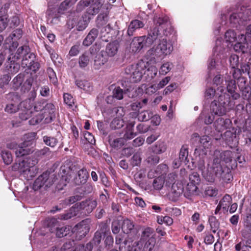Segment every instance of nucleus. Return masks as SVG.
I'll return each mask as SVG.
<instances>
[{
    "label": "nucleus",
    "mask_w": 251,
    "mask_h": 251,
    "mask_svg": "<svg viewBox=\"0 0 251 251\" xmlns=\"http://www.w3.org/2000/svg\"><path fill=\"white\" fill-rule=\"evenodd\" d=\"M24 81V76L23 75H18L13 80V87L15 89H18L22 85Z\"/></svg>",
    "instance_id": "3c124183"
},
{
    "label": "nucleus",
    "mask_w": 251,
    "mask_h": 251,
    "mask_svg": "<svg viewBox=\"0 0 251 251\" xmlns=\"http://www.w3.org/2000/svg\"><path fill=\"white\" fill-rule=\"evenodd\" d=\"M164 184H165L162 175L161 176H160L154 179L153 187L156 190H160L162 188Z\"/></svg>",
    "instance_id": "79ce46f5"
},
{
    "label": "nucleus",
    "mask_w": 251,
    "mask_h": 251,
    "mask_svg": "<svg viewBox=\"0 0 251 251\" xmlns=\"http://www.w3.org/2000/svg\"><path fill=\"white\" fill-rule=\"evenodd\" d=\"M147 67V62L143 60L137 63L127 66L125 69V73L131 75V80L135 82L140 81L143 75L145 73Z\"/></svg>",
    "instance_id": "0eeeda50"
},
{
    "label": "nucleus",
    "mask_w": 251,
    "mask_h": 251,
    "mask_svg": "<svg viewBox=\"0 0 251 251\" xmlns=\"http://www.w3.org/2000/svg\"><path fill=\"white\" fill-rule=\"evenodd\" d=\"M173 64L169 61L164 62L161 66L159 74L160 75H165L169 73L173 68Z\"/></svg>",
    "instance_id": "c85d7f7f"
},
{
    "label": "nucleus",
    "mask_w": 251,
    "mask_h": 251,
    "mask_svg": "<svg viewBox=\"0 0 251 251\" xmlns=\"http://www.w3.org/2000/svg\"><path fill=\"white\" fill-rule=\"evenodd\" d=\"M21 112L19 113V116L21 120H26L30 118L31 114L34 111H40L44 109V114L48 113L49 117L51 120L54 116V106L51 103H48L45 106L44 103L41 102H36L33 107L30 104V100H25L20 103Z\"/></svg>",
    "instance_id": "f03ea898"
},
{
    "label": "nucleus",
    "mask_w": 251,
    "mask_h": 251,
    "mask_svg": "<svg viewBox=\"0 0 251 251\" xmlns=\"http://www.w3.org/2000/svg\"><path fill=\"white\" fill-rule=\"evenodd\" d=\"M150 47L146 43V36L134 37L130 45V49L133 52H139L144 47Z\"/></svg>",
    "instance_id": "ddd939ff"
},
{
    "label": "nucleus",
    "mask_w": 251,
    "mask_h": 251,
    "mask_svg": "<svg viewBox=\"0 0 251 251\" xmlns=\"http://www.w3.org/2000/svg\"><path fill=\"white\" fill-rule=\"evenodd\" d=\"M134 122H131L127 125L126 132L124 135L125 139H131L136 136V133L134 132L133 131V127L134 126Z\"/></svg>",
    "instance_id": "b1692460"
},
{
    "label": "nucleus",
    "mask_w": 251,
    "mask_h": 251,
    "mask_svg": "<svg viewBox=\"0 0 251 251\" xmlns=\"http://www.w3.org/2000/svg\"><path fill=\"white\" fill-rule=\"evenodd\" d=\"M22 35V31L20 29H16L14 30L12 34L10 35V36L7 38L10 42L11 40H16L18 39H19Z\"/></svg>",
    "instance_id": "09e8293b"
},
{
    "label": "nucleus",
    "mask_w": 251,
    "mask_h": 251,
    "mask_svg": "<svg viewBox=\"0 0 251 251\" xmlns=\"http://www.w3.org/2000/svg\"><path fill=\"white\" fill-rule=\"evenodd\" d=\"M214 125L217 131L218 132H223L225 130L230 128L232 122L229 119L219 118L215 121Z\"/></svg>",
    "instance_id": "2eb2a0df"
},
{
    "label": "nucleus",
    "mask_w": 251,
    "mask_h": 251,
    "mask_svg": "<svg viewBox=\"0 0 251 251\" xmlns=\"http://www.w3.org/2000/svg\"><path fill=\"white\" fill-rule=\"evenodd\" d=\"M242 15L243 14L241 13H233L230 17V22L234 25H236L237 24L240 25L242 24L243 21L246 20V19L242 17Z\"/></svg>",
    "instance_id": "473e14b6"
},
{
    "label": "nucleus",
    "mask_w": 251,
    "mask_h": 251,
    "mask_svg": "<svg viewBox=\"0 0 251 251\" xmlns=\"http://www.w3.org/2000/svg\"><path fill=\"white\" fill-rule=\"evenodd\" d=\"M29 50V48L26 46H21L18 49L16 54L13 55V53H11V54L8 57V60L11 62H15L22 56L25 55L27 53H28V51Z\"/></svg>",
    "instance_id": "f3484780"
},
{
    "label": "nucleus",
    "mask_w": 251,
    "mask_h": 251,
    "mask_svg": "<svg viewBox=\"0 0 251 251\" xmlns=\"http://www.w3.org/2000/svg\"><path fill=\"white\" fill-rule=\"evenodd\" d=\"M162 30L163 34L168 36L172 31L170 22L162 18H158L155 26L150 31L147 36H146V43L148 46H151L161 35L160 31Z\"/></svg>",
    "instance_id": "20e7f679"
},
{
    "label": "nucleus",
    "mask_w": 251,
    "mask_h": 251,
    "mask_svg": "<svg viewBox=\"0 0 251 251\" xmlns=\"http://www.w3.org/2000/svg\"><path fill=\"white\" fill-rule=\"evenodd\" d=\"M171 80V77L170 76H166L163 78L161 80L159 81V82L157 84V86L159 89H160L163 88L165 85H166Z\"/></svg>",
    "instance_id": "774afa93"
},
{
    "label": "nucleus",
    "mask_w": 251,
    "mask_h": 251,
    "mask_svg": "<svg viewBox=\"0 0 251 251\" xmlns=\"http://www.w3.org/2000/svg\"><path fill=\"white\" fill-rule=\"evenodd\" d=\"M75 84L77 86L86 91H89L91 89L90 83L85 80H76Z\"/></svg>",
    "instance_id": "58836bf2"
},
{
    "label": "nucleus",
    "mask_w": 251,
    "mask_h": 251,
    "mask_svg": "<svg viewBox=\"0 0 251 251\" xmlns=\"http://www.w3.org/2000/svg\"><path fill=\"white\" fill-rule=\"evenodd\" d=\"M8 19L6 16L0 17V32L5 29L7 25Z\"/></svg>",
    "instance_id": "69168bd1"
},
{
    "label": "nucleus",
    "mask_w": 251,
    "mask_h": 251,
    "mask_svg": "<svg viewBox=\"0 0 251 251\" xmlns=\"http://www.w3.org/2000/svg\"><path fill=\"white\" fill-rule=\"evenodd\" d=\"M222 153L219 151H215L212 159L209 160L206 169H204V164L202 161L200 163L198 167L201 171L202 175L208 182H212L215 176L221 175L223 172L221 164Z\"/></svg>",
    "instance_id": "f257e3e1"
},
{
    "label": "nucleus",
    "mask_w": 251,
    "mask_h": 251,
    "mask_svg": "<svg viewBox=\"0 0 251 251\" xmlns=\"http://www.w3.org/2000/svg\"><path fill=\"white\" fill-rule=\"evenodd\" d=\"M18 110H19L20 113L21 112V107L20 105H19V107L18 106L14 103H10L7 104L5 108V111L8 112L9 113H14L17 111Z\"/></svg>",
    "instance_id": "de8ad7c7"
},
{
    "label": "nucleus",
    "mask_w": 251,
    "mask_h": 251,
    "mask_svg": "<svg viewBox=\"0 0 251 251\" xmlns=\"http://www.w3.org/2000/svg\"><path fill=\"white\" fill-rule=\"evenodd\" d=\"M141 162V158L139 154L136 153L134 154L131 159V164L132 166H138Z\"/></svg>",
    "instance_id": "052dcab7"
},
{
    "label": "nucleus",
    "mask_w": 251,
    "mask_h": 251,
    "mask_svg": "<svg viewBox=\"0 0 251 251\" xmlns=\"http://www.w3.org/2000/svg\"><path fill=\"white\" fill-rule=\"evenodd\" d=\"M88 173L85 169L82 168L79 170L74 179L76 185H79L85 184L88 178Z\"/></svg>",
    "instance_id": "dca6fc26"
},
{
    "label": "nucleus",
    "mask_w": 251,
    "mask_h": 251,
    "mask_svg": "<svg viewBox=\"0 0 251 251\" xmlns=\"http://www.w3.org/2000/svg\"><path fill=\"white\" fill-rule=\"evenodd\" d=\"M188 152L187 149L182 147L180 150L178 159L180 160L184 164H186L187 161V156Z\"/></svg>",
    "instance_id": "a18cd8bd"
},
{
    "label": "nucleus",
    "mask_w": 251,
    "mask_h": 251,
    "mask_svg": "<svg viewBox=\"0 0 251 251\" xmlns=\"http://www.w3.org/2000/svg\"><path fill=\"white\" fill-rule=\"evenodd\" d=\"M27 146L24 145L22 143L21 145H19L17 149L15 151V155L17 157H20L21 156L28 154L30 152V150L27 148Z\"/></svg>",
    "instance_id": "cd10ccee"
},
{
    "label": "nucleus",
    "mask_w": 251,
    "mask_h": 251,
    "mask_svg": "<svg viewBox=\"0 0 251 251\" xmlns=\"http://www.w3.org/2000/svg\"><path fill=\"white\" fill-rule=\"evenodd\" d=\"M150 128V126L144 124H139L136 126V129L139 133H144L148 132Z\"/></svg>",
    "instance_id": "13d9d810"
},
{
    "label": "nucleus",
    "mask_w": 251,
    "mask_h": 251,
    "mask_svg": "<svg viewBox=\"0 0 251 251\" xmlns=\"http://www.w3.org/2000/svg\"><path fill=\"white\" fill-rule=\"evenodd\" d=\"M238 56L235 54H232L229 58L230 66L232 68H235L238 64Z\"/></svg>",
    "instance_id": "0e129e2a"
},
{
    "label": "nucleus",
    "mask_w": 251,
    "mask_h": 251,
    "mask_svg": "<svg viewBox=\"0 0 251 251\" xmlns=\"http://www.w3.org/2000/svg\"><path fill=\"white\" fill-rule=\"evenodd\" d=\"M232 202V198L229 195H226L220 201V206L222 207L224 211H227L229 204Z\"/></svg>",
    "instance_id": "c756f323"
},
{
    "label": "nucleus",
    "mask_w": 251,
    "mask_h": 251,
    "mask_svg": "<svg viewBox=\"0 0 251 251\" xmlns=\"http://www.w3.org/2000/svg\"><path fill=\"white\" fill-rule=\"evenodd\" d=\"M107 62V59L101 54H97L95 57L94 68L96 70L100 69Z\"/></svg>",
    "instance_id": "393cba45"
},
{
    "label": "nucleus",
    "mask_w": 251,
    "mask_h": 251,
    "mask_svg": "<svg viewBox=\"0 0 251 251\" xmlns=\"http://www.w3.org/2000/svg\"><path fill=\"white\" fill-rule=\"evenodd\" d=\"M84 138L86 141L90 144L93 145L95 143V140L94 136L88 131H85L84 132Z\"/></svg>",
    "instance_id": "680f3d73"
},
{
    "label": "nucleus",
    "mask_w": 251,
    "mask_h": 251,
    "mask_svg": "<svg viewBox=\"0 0 251 251\" xmlns=\"http://www.w3.org/2000/svg\"><path fill=\"white\" fill-rule=\"evenodd\" d=\"M213 83L216 85L217 87V92H220V94L226 93L225 92V86L224 84V79L221 78L220 75H216L213 78Z\"/></svg>",
    "instance_id": "5701e85b"
},
{
    "label": "nucleus",
    "mask_w": 251,
    "mask_h": 251,
    "mask_svg": "<svg viewBox=\"0 0 251 251\" xmlns=\"http://www.w3.org/2000/svg\"><path fill=\"white\" fill-rule=\"evenodd\" d=\"M43 141L46 145L50 147H55L58 142L56 138L48 136L43 137Z\"/></svg>",
    "instance_id": "c03bdc74"
},
{
    "label": "nucleus",
    "mask_w": 251,
    "mask_h": 251,
    "mask_svg": "<svg viewBox=\"0 0 251 251\" xmlns=\"http://www.w3.org/2000/svg\"><path fill=\"white\" fill-rule=\"evenodd\" d=\"M36 137V133L35 132H31L25 134L24 136V141L23 143L24 145H26L27 147L31 145L35 140Z\"/></svg>",
    "instance_id": "f704fd0d"
},
{
    "label": "nucleus",
    "mask_w": 251,
    "mask_h": 251,
    "mask_svg": "<svg viewBox=\"0 0 251 251\" xmlns=\"http://www.w3.org/2000/svg\"><path fill=\"white\" fill-rule=\"evenodd\" d=\"M123 91L120 87H116L113 92V96L117 100H120L123 98Z\"/></svg>",
    "instance_id": "6e6d98bb"
},
{
    "label": "nucleus",
    "mask_w": 251,
    "mask_h": 251,
    "mask_svg": "<svg viewBox=\"0 0 251 251\" xmlns=\"http://www.w3.org/2000/svg\"><path fill=\"white\" fill-rule=\"evenodd\" d=\"M225 39L226 42L232 43L237 40L236 33L233 30H229L225 33Z\"/></svg>",
    "instance_id": "4c0bfd02"
},
{
    "label": "nucleus",
    "mask_w": 251,
    "mask_h": 251,
    "mask_svg": "<svg viewBox=\"0 0 251 251\" xmlns=\"http://www.w3.org/2000/svg\"><path fill=\"white\" fill-rule=\"evenodd\" d=\"M104 0H82V2L85 6H89L87 12L89 15L92 16L98 13L104 4Z\"/></svg>",
    "instance_id": "9d476101"
},
{
    "label": "nucleus",
    "mask_w": 251,
    "mask_h": 251,
    "mask_svg": "<svg viewBox=\"0 0 251 251\" xmlns=\"http://www.w3.org/2000/svg\"><path fill=\"white\" fill-rule=\"evenodd\" d=\"M35 56L33 53H27L24 57L22 61V66L24 67L31 66V63L34 60Z\"/></svg>",
    "instance_id": "7c9ffc66"
},
{
    "label": "nucleus",
    "mask_w": 251,
    "mask_h": 251,
    "mask_svg": "<svg viewBox=\"0 0 251 251\" xmlns=\"http://www.w3.org/2000/svg\"><path fill=\"white\" fill-rule=\"evenodd\" d=\"M200 182L199 175L196 172H193L189 176V183L198 185Z\"/></svg>",
    "instance_id": "8fccbe9b"
},
{
    "label": "nucleus",
    "mask_w": 251,
    "mask_h": 251,
    "mask_svg": "<svg viewBox=\"0 0 251 251\" xmlns=\"http://www.w3.org/2000/svg\"><path fill=\"white\" fill-rule=\"evenodd\" d=\"M90 225V220L87 219L83 220L72 228V232L75 234L76 239L80 240L85 236L89 231Z\"/></svg>",
    "instance_id": "1a4fd4ad"
},
{
    "label": "nucleus",
    "mask_w": 251,
    "mask_h": 251,
    "mask_svg": "<svg viewBox=\"0 0 251 251\" xmlns=\"http://www.w3.org/2000/svg\"><path fill=\"white\" fill-rule=\"evenodd\" d=\"M144 25V23L138 20L132 21L128 27L127 34L129 36L133 35L135 31L138 29L142 28Z\"/></svg>",
    "instance_id": "aec40b11"
},
{
    "label": "nucleus",
    "mask_w": 251,
    "mask_h": 251,
    "mask_svg": "<svg viewBox=\"0 0 251 251\" xmlns=\"http://www.w3.org/2000/svg\"><path fill=\"white\" fill-rule=\"evenodd\" d=\"M97 202L96 200H86L75 204L77 211L82 210L85 213H91L97 206Z\"/></svg>",
    "instance_id": "f8f14e48"
},
{
    "label": "nucleus",
    "mask_w": 251,
    "mask_h": 251,
    "mask_svg": "<svg viewBox=\"0 0 251 251\" xmlns=\"http://www.w3.org/2000/svg\"><path fill=\"white\" fill-rule=\"evenodd\" d=\"M198 190L197 184L189 182L184 191V195L185 197L189 198L192 195L198 194Z\"/></svg>",
    "instance_id": "4be33fe9"
},
{
    "label": "nucleus",
    "mask_w": 251,
    "mask_h": 251,
    "mask_svg": "<svg viewBox=\"0 0 251 251\" xmlns=\"http://www.w3.org/2000/svg\"><path fill=\"white\" fill-rule=\"evenodd\" d=\"M134 225L131 221L128 219L123 221L121 228L124 233L128 234L134 229Z\"/></svg>",
    "instance_id": "a878e982"
},
{
    "label": "nucleus",
    "mask_w": 251,
    "mask_h": 251,
    "mask_svg": "<svg viewBox=\"0 0 251 251\" xmlns=\"http://www.w3.org/2000/svg\"><path fill=\"white\" fill-rule=\"evenodd\" d=\"M124 126V121L119 119H114L111 124V126L114 128H120Z\"/></svg>",
    "instance_id": "bf43d9fd"
},
{
    "label": "nucleus",
    "mask_w": 251,
    "mask_h": 251,
    "mask_svg": "<svg viewBox=\"0 0 251 251\" xmlns=\"http://www.w3.org/2000/svg\"><path fill=\"white\" fill-rule=\"evenodd\" d=\"M225 81L226 84L227 91L230 94L234 100H237L240 98V95L235 92L236 86L235 81L231 79V76L226 75L225 77Z\"/></svg>",
    "instance_id": "4468645a"
},
{
    "label": "nucleus",
    "mask_w": 251,
    "mask_h": 251,
    "mask_svg": "<svg viewBox=\"0 0 251 251\" xmlns=\"http://www.w3.org/2000/svg\"><path fill=\"white\" fill-rule=\"evenodd\" d=\"M98 35V31L96 29H92L84 40L83 44L89 46L95 41Z\"/></svg>",
    "instance_id": "412c9836"
},
{
    "label": "nucleus",
    "mask_w": 251,
    "mask_h": 251,
    "mask_svg": "<svg viewBox=\"0 0 251 251\" xmlns=\"http://www.w3.org/2000/svg\"><path fill=\"white\" fill-rule=\"evenodd\" d=\"M216 94L218 95V100L211 102L210 109L214 115L222 116L233 107L234 104L230 100L229 95L226 93L219 94L217 93Z\"/></svg>",
    "instance_id": "39448f33"
},
{
    "label": "nucleus",
    "mask_w": 251,
    "mask_h": 251,
    "mask_svg": "<svg viewBox=\"0 0 251 251\" xmlns=\"http://www.w3.org/2000/svg\"><path fill=\"white\" fill-rule=\"evenodd\" d=\"M71 227L68 226H64L61 228H57L56 229V235L58 237L61 238L66 236L69 233Z\"/></svg>",
    "instance_id": "a19ab883"
},
{
    "label": "nucleus",
    "mask_w": 251,
    "mask_h": 251,
    "mask_svg": "<svg viewBox=\"0 0 251 251\" xmlns=\"http://www.w3.org/2000/svg\"><path fill=\"white\" fill-rule=\"evenodd\" d=\"M119 48V43L116 41H114L107 45L105 52L109 57H113L117 54Z\"/></svg>",
    "instance_id": "a211bd4d"
},
{
    "label": "nucleus",
    "mask_w": 251,
    "mask_h": 251,
    "mask_svg": "<svg viewBox=\"0 0 251 251\" xmlns=\"http://www.w3.org/2000/svg\"><path fill=\"white\" fill-rule=\"evenodd\" d=\"M163 177H164L165 185L170 186V185L172 186L173 184L175 183L177 175L175 173H172L169 174L165 176H163Z\"/></svg>",
    "instance_id": "c9c22d12"
},
{
    "label": "nucleus",
    "mask_w": 251,
    "mask_h": 251,
    "mask_svg": "<svg viewBox=\"0 0 251 251\" xmlns=\"http://www.w3.org/2000/svg\"><path fill=\"white\" fill-rule=\"evenodd\" d=\"M152 112L150 110H143L138 112V121L140 122H146L149 120L152 115Z\"/></svg>",
    "instance_id": "72a5a7b5"
},
{
    "label": "nucleus",
    "mask_w": 251,
    "mask_h": 251,
    "mask_svg": "<svg viewBox=\"0 0 251 251\" xmlns=\"http://www.w3.org/2000/svg\"><path fill=\"white\" fill-rule=\"evenodd\" d=\"M116 243L119 245V249L120 251H126V242L124 240V238L121 235H119L116 237Z\"/></svg>",
    "instance_id": "37998d69"
},
{
    "label": "nucleus",
    "mask_w": 251,
    "mask_h": 251,
    "mask_svg": "<svg viewBox=\"0 0 251 251\" xmlns=\"http://www.w3.org/2000/svg\"><path fill=\"white\" fill-rule=\"evenodd\" d=\"M153 152L160 154L164 152L166 150V146L164 142H158L152 148Z\"/></svg>",
    "instance_id": "ea45409f"
},
{
    "label": "nucleus",
    "mask_w": 251,
    "mask_h": 251,
    "mask_svg": "<svg viewBox=\"0 0 251 251\" xmlns=\"http://www.w3.org/2000/svg\"><path fill=\"white\" fill-rule=\"evenodd\" d=\"M38 161L35 157H29L24 160H16L12 166L14 171H18L26 180L31 179L38 172L35 166Z\"/></svg>",
    "instance_id": "7ed1b4c3"
},
{
    "label": "nucleus",
    "mask_w": 251,
    "mask_h": 251,
    "mask_svg": "<svg viewBox=\"0 0 251 251\" xmlns=\"http://www.w3.org/2000/svg\"><path fill=\"white\" fill-rule=\"evenodd\" d=\"M64 100L70 106H72L74 103L73 97L68 93L64 95Z\"/></svg>",
    "instance_id": "338daca9"
},
{
    "label": "nucleus",
    "mask_w": 251,
    "mask_h": 251,
    "mask_svg": "<svg viewBox=\"0 0 251 251\" xmlns=\"http://www.w3.org/2000/svg\"><path fill=\"white\" fill-rule=\"evenodd\" d=\"M217 194V190L212 187H208L205 190V195L209 197L216 196Z\"/></svg>",
    "instance_id": "e2e57ef3"
},
{
    "label": "nucleus",
    "mask_w": 251,
    "mask_h": 251,
    "mask_svg": "<svg viewBox=\"0 0 251 251\" xmlns=\"http://www.w3.org/2000/svg\"><path fill=\"white\" fill-rule=\"evenodd\" d=\"M210 138L208 136H203L200 139V142L204 149H208L211 145Z\"/></svg>",
    "instance_id": "4d7b16f0"
},
{
    "label": "nucleus",
    "mask_w": 251,
    "mask_h": 251,
    "mask_svg": "<svg viewBox=\"0 0 251 251\" xmlns=\"http://www.w3.org/2000/svg\"><path fill=\"white\" fill-rule=\"evenodd\" d=\"M174 50L172 42L166 39H163L159 41L156 48L150 49L147 52V55L151 58L155 59V57H164L171 54Z\"/></svg>",
    "instance_id": "423d86ee"
},
{
    "label": "nucleus",
    "mask_w": 251,
    "mask_h": 251,
    "mask_svg": "<svg viewBox=\"0 0 251 251\" xmlns=\"http://www.w3.org/2000/svg\"><path fill=\"white\" fill-rule=\"evenodd\" d=\"M92 54L89 52H85L80 55L78 58L79 66L81 68H86L91 62Z\"/></svg>",
    "instance_id": "6ab92c4d"
},
{
    "label": "nucleus",
    "mask_w": 251,
    "mask_h": 251,
    "mask_svg": "<svg viewBox=\"0 0 251 251\" xmlns=\"http://www.w3.org/2000/svg\"><path fill=\"white\" fill-rule=\"evenodd\" d=\"M247 36L243 34L238 36L239 41L234 45V49L236 51L245 52L247 49H251V25L247 28Z\"/></svg>",
    "instance_id": "6e6552de"
},
{
    "label": "nucleus",
    "mask_w": 251,
    "mask_h": 251,
    "mask_svg": "<svg viewBox=\"0 0 251 251\" xmlns=\"http://www.w3.org/2000/svg\"><path fill=\"white\" fill-rule=\"evenodd\" d=\"M77 211L75 205L70 209L66 213L61 214L59 219L61 220H67L75 216L76 215Z\"/></svg>",
    "instance_id": "2f4dec72"
},
{
    "label": "nucleus",
    "mask_w": 251,
    "mask_h": 251,
    "mask_svg": "<svg viewBox=\"0 0 251 251\" xmlns=\"http://www.w3.org/2000/svg\"><path fill=\"white\" fill-rule=\"evenodd\" d=\"M172 187L173 192L176 193L177 196L180 195L183 192V187L181 183H175L172 185Z\"/></svg>",
    "instance_id": "49530a36"
},
{
    "label": "nucleus",
    "mask_w": 251,
    "mask_h": 251,
    "mask_svg": "<svg viewBox=\"0 0 251 251\" xmlns=\"http://www.w3.org/2000/svg\"><path fill=\"white\" fill-rule=\"evenodd\" d=\"M109 142L110 146L113 148L120 147L123 145V140L120 138L112 139L110 138L109 140Z\"/></svg>",
    "instance_id": "5fc2aeb1"
},
{
    "label": "nucleus",
    "mask_w": 251,
    "mask_h": 251,
    "mask_svg": "<svg viewBox=\"0 0 251 251\" xmlns=\"http://www.w3.org/2000/svg\"><path fill=\"white\" fill-rule=\"evenodd\" d=\"M143 93V89L142 88H131L127 89L125 92V94H127L129 98H135L141 95Z\"/></svg>",
    "instance_id": "bb28decb"
},
{
    "label": "nucleus",
    "mask_w": 251,
    "mask_h": 251,
    "mask_svg": "<svg viewBox=\"0 0 251 251\" xmlns=\"http://www.w3.org/2000/svg\"><path fill=\"white\" fill-rule=\"evenodd\" d=\"M47 73L48 74L50 82L54 85H56L57 82V79L54 71L52 69L50 68L48 69Z\"/></svg>",
    "instance_id": "864d4df0"
},
{
    "label": "nucleus",
    "mask_w": 251,
    "mask_h": 251,
    "mask_svg": "<svg viewBox=\"0 0 251 251\" xmlns=\"http://www.w3.org/2000/svg\"><path fill=\"white\" fill-rule=\"evenodd\" d=\"M52 180L49 178L48 173H45L38 176L34 181L32 188L34 191L39 190L45 186L46 187H50L52 184Z\"/></svg>",
    "instance_id": "9b49d317"
},
{
    "label": "nucleus",
    "mask_w": 251,
    "mask_h": 251,
    "mask_svg": "<svg viewBox=\"0 0 251 251\" xmlns=\"http://www.w3.org/2000/svg\"><path fill=\"white\" fill-rule=\"evenodd\" d=\"M82 196L79 195H76L69 197L65 200V202L66 204L69 205L73 204L77 201H80L82 199Z\"/></svg>",
    "instance_id": "603ef678"
},
{
    "label": "nucleus",
    "mask_w": 251,
    "mask_h": 251,
    "mask_svg": "<svg viewBox=\"0 0 251 251\" xmlns=\"http://www.w3.org/2000/svg\"><path fill=\"white\" fill-rule=\"evenodd\" d=\"M1 156L3 162L6 165H9L13 161V157L11 153L7 150H3L1 153Z\"/></svg>",
    "instance_id": "e433bc0d"
}]
</instances>
